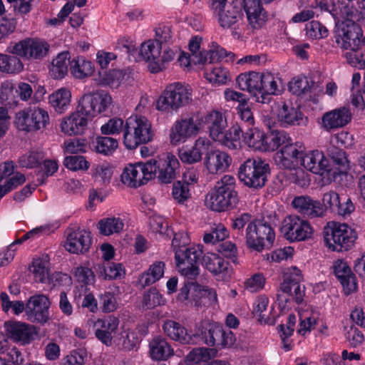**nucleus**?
<instances>
[{
	"label": "nucleus",
	"mask_w": 365,
	"mask_h": 365,
	"mask_svg": "<svg viewBox=\"0 0 365 365\" xmlns=\"http://www.w3.org/2000/svg\"><path fill=\"white\" fill-rule=\"evenodd\" d=\"M111 103V96L104 91L83 95L76 110L63 119L62 132L68 135L83 134L88 128V122L97 114L106 110Z\"/></svg>",
	"instance_id": "obj_1"
},
{
	"label": "nucleus",
	"mask_w": 365,
	"mask_h": 365,
	"mask_svg": "<svg viewBox=\"0 0 365 365\" xmlns=\"http://www.w3.org/2000/svg\"><path fill=\"white\" fill-rule=\"evenodd\" d=\"M206 202L211 210L224 212L235 208L239 202V197L235 190V179L232 175H224L217 181L210 193Z\"/></svg>",
	"instance_id": "obj_2"
},
{
	"label": "nucleus",
	"mask_w": 365,
	"mask_h": 365,
	"mask_svg": "<svg viewBox=\"0 0 365 365\" xmlns=\"http://www.w3.org/2000/svg\"><path fill=\"white\" fill-rule=\"evenodd\" d=\"M324 241L332 251L342 252L351 249L357 239L354 229L346 223L331 221L323 229Z\"/></svg>",
	"instance_id": "obj_3"
},
{
	"label": "nucleus",
	"mask_w": 365,
	"mask_h": 365,
	"mask_svg": "<svg viewBox=\"0 0 365 365\" xmlns=\"http://www.w3.org/2000/svg\"><path fill=\"white\" fill-rule=\"evenodd\" d=\"M192 90L188 84L175 82L168 84L156 102V108L164 112L178 111L192 101Z\"/></svg>",
	"instance_id": "obj_4"
},
{
	"label": "nucleus",
	"mask_w": 365,
	"mask_h": 365,
	"mask_svg": "<svg viewBox=\"0 0 365 365\" xmlns=\"http://www.w3.org/2000/svg\"><path fill=\"white\" fill-rule=\"evenodd\" d=\"M270 174L269 165L261 158H248L238 168V178L246 187L258 190L263 187Z\"/></svg>",
	"instance_id": "obj_5"
},
{
	"label": "nucleus",
	"mask_w": 365,
	"mask_h": 365,
	"mask_svg": "<svg viewBox=\"0 0 365 365\" xmlns=\"http://www.w3.org/2000/svg\"><path fill=\"white\" fill-rule=\"evenodd\" d=\"M175 52L168 47H163L155 40L143 43L138 53V61L148 62V69L156 73L165 68V64L173 61Z\"/></svg>",
	"instance_id": "obj_6"
},
{
	"label": "nucleus",
	"mask_w": 365,
	"mask_h": 365,
	"mask_svg": "<svg viewBox=\"0 0 365 365\" xmlns=\"http://www.w3.org/2000/svg\"><path fill=\"white\" fill-rule=\"evenodd\" d=\"M302 275L297 267H292L289 272L284 276V280L281 283L277 291V299L279 306H286L292 300L297 304H302L305 294V287L301 285Z\"/></svg>",
	"instance_id": "obj_7"
},
{
	"label": "nucleus",
	"mask_w": 365,
	"mask_h": 365,
	"mask_svg": "<svg viewBox=\"0 0 365 365\" xmlns=\"http://www.w3.org/2000/svg\"><path fill=\"white\" fill-rule=\"evenodd\" d=\"M151 124L145 116L130 118L124 128L123 143L130 150L152 140Z\"/></svg>",
	"instance_id": "obj_8"
},
{
	"label": "nucleus",
	"mask_w": 365,
	"mask_h": 365,
	"mask_svg": "<svg viewBox=\"0 0 365 365\" xmlns=\"http://www.w3.org/2000/svg\"><path fill=\"white\" fill-rule=\"evenodd\" d=\"M179 162L171 154H168L164 158L150 159L147 161L145 173L151 180L157 177L161 183H170L179 173Z\"/></svg>",
	"instance_id": "obj_9"
},
{
	"label": "nucleus",
	"mask_w": 365,
	"mask_h": 365,
	"mask_svg": "<svg viewBox=\"0 0 365 365\" xmlns=\"http://www.w3.org/2000/svg\"><path fill=\"white\" fill-rule=\"evenodd\" d=\"M275 237V234L266 222L254 220L247 225L245 232L246 245L247 247L260 252L266 247H270Z\"/></svg>",
	"instance_id": "obj_10"
},
{
	"label": "nucleus",
	"mask_w": 365,
	"mask_h": 365,
	"mask_svg": "<svg viewBox=\"0 0 365 365\" xmlns=\"http://www.w3.org/2000/svg\"><path fill=\"white\" fill-rule=\"evenodd\" d=\"M14 123L19 130L36 132L44 129L49 123V116L41 108H28L16 114Z\"/></svg>",
	"instance_id": "obj_11"
},
{
	"label": "nucleus",
	"mask_w": 365,
	"mask_h": 365,
	"mask_svg": "<svg viewBox=\"0 0 365 365\" xmlns=\"http://www.w3.org/2000/svg\"><path fill=\"white\" fill-rule=\"evenodd\" d=\"M195 335L207 345L217 348L230 347L236 340L232 331L224 330L222 326L218 324L206 323L199 328Z\"/></svg>",
	"instance_id": "obj_12"
},
{
	"label": "nucleus",
	"mask_w": 365,
	"mask_h": 365,
	"mask_svg": "<svg viewBox=\"0 0 365 365\" xmlns=\"http://www.w3.org/2000/svg\"><path fill=\"white\" fill-rule=\"evenodd\" d=\"M202 251L195 247L175 250L176 266L179 272L187 279H195L200 274L199 260Z\"/></svg>",
	"instance_id": "obj_13"
},
{
	"label": "nucleus",
	"mask_w": 365,
	"mask_h": 365,
	"mask_svg": "<svg viewBox=\"0 0 365 365\" xmlns=\"http://www.w3.org/2000/svg\"><path fill=\"white\" fill-rule=\"evenodd\" d=\"M281 232L290 242L304 241L312 238L313 229L309 222L297 215H289L282 222Z\"/></svg>",
	"instance_id": "obj_14"
},
{
	"label": "nucleus",
	"mask_w": 365,
	"mask_h": 365,
	"mask_svg": "<svg viewBox=\"0 0 365 365\" xmlns=\"http://www.w3.org/2000/svg\"><path fill=\"white\" fill-rule=\"evenodd\" d=\"M201 119L197 113L177 120L170 128V140L173 145L184 143L187 138L197 134Z\"/></svg>",
	"instance_id": "obj_15"
},
{
	"label": "nucleus",
	"mask_w": 365,
	"mask_h": 365,
	"mask_svg": "<svg viewBox=\"0 0 365 365\" xmlns=\"http://www.w3.org/2000/svg\"><path fill=\"white\" fill-rule=\"evenodd\" d=\"M305 147L303 143L296 142L288 143L276 153L275 161L284 169H294L301 165Z\"/></svg>",
	"instance_id": "obj_16"
},
{
	"label": "nucleus",
	"mask_w": 365,
	"mask_h": 365,
	"mask_svg": "<svg viewBox=\"0 0 365 365\" xmlns=\"http://www.w3.org/2000/svg\"><path fill=\"white\" fill-rule=\"evenodd\" d=\"M11 53L27 59H40L48 51L49 46L44 41L35 38H26L16 43L11 47Z\"/></svg>",
	"instance_id": "obj_17"
},
{
	"label": "nucleus",
	"mask_w": 365,
	"mask_h": 365,
	"mask_svg": "<svg viewBox=\"0 0 365 365\" xmlns=\"http://www.w3.org/2000/svg\"><path fill=\"white\" fill-rule=\"evenodd\" d=\"M49 299L44 294L31 297L26 304L25 313L32 322L45 323L48 319Z\"/></svg>",
	"instance_id": "obj_18"
},
{
	"label": "nucleus",
	"mask_w": 365,
	"mask_h": 365,
	"mask_svg": "<svg viewBox=\"0 0 365 365\" xmlns=\"http://www.w3.org/2000/svg\"><path fill=\"white\" fill-rule=\"evenodd\" d=\"M4 327L6 337L23 345L31 343L36 334L33 325L24 322L9 321L4 323Z\"/></svg>",
	"instance_id": "obj_19"
},
{
	"label": "nucleus",
	"mask_w": 365,
	"mask_h": 365,
	"mask_svg": "<svg viewBox=\"0 0 365 365\" xmlns=\"http://www.w3.org/2000/svg\"><path fill=\"white\" fill-rule=\"evenodd\" d=\"M218 22L224 29H230L242 19L244 14L242 4L237 0L225 3L220 9L216 10Z\"/></svg>",
	"instance_id": "obj_20"
},
{
	"label": "nucleus",
	"mask_w": 365,
	"mask_h": 365,
	"mask_svg": "<svg viewBox=\"0 0 365 365\" xmlns=\"http://www.w3.org/2000/svg\"><path fill=\"white\" fill-rule=\"evenodd\" d=\"M91 245V233L78 229L68 235L64 247L70 253L84 255L89 251Z\"/></svg>",
	"instance_id": "obj_21"
},
{
	"label": "nucleus",
	"mask_w": 365,
	"mask_h": 365,
	"mask_svg": "<svg viewBox=\"0 0 365 365\" xmlns=\"http://www.w3.org/2000/svg\"><path fill=\"white\" fill-rule=\"evenodd\" d=\"M304 168L314 174L324 175L325 173H330L333 168L329 160L324 156L322 152L313 150L309 153L304 152L301 165Z\"/></svg>",
	"instance_id": "obj_22"
},
{
	"label": "nucleus",
	"mask_w": 365,
	"mask_h": 365,
	"mask_svg": "<svg viewBox=\"0 0 365 365\" xmlns=\"http://www.w3.org/2000/svg\"><path fill=\"white\" fill-rule=\"evenodd\" d=\"M147 162H138L125 168L121 175V182L130 187H138L146 184L149 177L145 173Z\"/></svg>",
	"instance_id": "obj_23"
},
{
	"label": "nucleus",
	"mask_w": 365,
	"mask_h": 365,
	"mask_svg": "<svg viewBox=\"0 0 365 365\" xmlns=\"http://www.w3.org/2000/svg\"><path fill=\"white\" fill-rule=\"evenodd\" d=\"M232 163V158L225 152L207 149L204 165L211 174L225 172Z\"/></svg>",
	"instance_id": "obj_24"
},
{
	"label": "nucleus",
	"mask_w": 365,
	"mask_h": 365,
	"mask_svg": "<svg viewBox=\"0 0 365 365\" xmlns=\"http://www.w3.org/2000/svg\"><path fill=\"white\" fill-rule=\"evenodd\" d=\"M292 205L298 212L311 218L322 217L325 213V209L322 204L308 195L295 197Z\"/></svg>",
	"instance_id": "obj_25"
},
{
	"label": "nucleus",
	"mask_w": 365,
	"mask_h": 365,
	"mask_svg": "<svg viewBox=\"0 0 365 365\" xmlns=\"http://www.w3.org/2000/svg\"><path fill=\"white\" fill-rule=\"evenodd\" d=\"M210 148V141L206 138H199L191 148H182L178 151V157L182 163L193 164L202 160L207 149Z\"/></svg>",
	"instance_id": "obj_26"
},
{
	"label": "nucleus",
	"mask_w": 365,
	"mask_h": 365,
	"mask_svg": "<svg viewBox=\"0 0 365 365\" xmlns=\"http://www.w3.org/2000/svg\"><path fill=\"white\" fill-rule=\"evenodd\" d=\"M164 333L171 339L182 344H193L196 343L197 336L187 333L186 329L179 322L167 320L163 325Z\"/></svg>",
	"instance_id": "obj_27"
},
{
	"label": "nucleus",
	"mask_w": 365,
	"mask_h": 365,
	"mask_svg": "<svg viewBox=\"0 0 365 365\" xmlns=\"http://www.w3.org/2000/svg\"><path fill=\"white\" fill-rule=\"evenodd\" d=\"M334 272L340 281L345 294L348 295L356 291V279L349 266L343 260H337L334 264Z\"/></svg>",
	"instance_id": "obj_28"
},
{
	"label": "nucleus",
	"mask_w": 365,
	"mask_h": 365,
	"mask_svg": "<svg viewBox=\"0 0 365 365\" xmlns=\"http://www.w3.org/2000/svg\"><path fill=\"white\" fill-rule=\"evenodd\" d=\"M351 118L349 110L345 107L325 113L322 116V125L326 130H331L346 125Z\"/></svg>",
	"instance_id": "obj_29"
},
{
	"label": "nucleus",
	"mask_w": 365,
	"mask_h": 365,
	"mask_svg": "<svg viewBox=\"0 0 365 365\" xmlns=\"http://www.w3.org/2000/svg\"><path fill=\"white\" fill-rule=\"evenodd\" d=\"M261 0H243V7L250 25L253 29L260 28L265 22L267 13L262 7Z\"/></svg>",
	"instance_id": "obj_30"
},
{
	"label": "nucleus",
	"mask_w": 365,
	"mask_h": 365,
	"mask_svg": "<svg viewBox=\"0 0 365 365\" xmlns=\"http://www.w3.org/2000/svg\"><path fill=\"white\" fill-rule=\"evenodd\" d=\"M204 123L209 131L210 137L213 140L222 138V133L227 126L225 116L221 112L216 110L208 113L205 117Z\"/></svg>",
	"instance_id": "obj_31"
},
{
	"label": "nucleus",
	"mask_w": 365,
	"mask_h": 365,
	"mask_svg": "<svg viewBox=\"0 0 365 365\" xmlns=\"http://www.w3.org/2000/svg\"><path fill=\"white\" fill-rule=\"evenodd\" d=\"M97 324L100 327L96 330V336L106 346H110L113 334H115L119 324L118 319L113 316H109L103 320L98 321Z\"/></svg>",
	"instance_id": "obj_32"
},
{
	"label": "nucleus",
	"mask_w": 365,
	"mask_h": 365,
	"mask_svg": "<svg viewBox=\"0 0 365 365\" xmlns=\"http://www.w3.org/2000/svg\"><path fill=\"white\" fill-rule=\"evenodd\" d=\"M277 118L283 127L299 125L303 120V114L298 108L284 103L278 109Z\"/></svg>",
	"instance_id": "obj_33"
},
{
	"label": "nucleus",
	"mask_w": 365,
	"mask_h": 365,
	"mask_svg": "<svg viewBox=\"0 0 365 365\" xmlns=\"http://www.w3.org/2000/svg\"><path fill=\"white\" fill-rule=\"evenodd\" d=\"M326 155L331 160L333 166H335L336 171H333L334 176L337 173L345 174L350 169L349 160L343 149L331 145L327 148Z\"/></svg>",
	"instance_id": "obj_34"
},
{
	"label": "nucleus",
	"mask_w": 365,
	"mask_h": 365,
	"mask_svg": "<svg viewBox=\"0 0 365 365\" xmlns=\"http://www.w3.org/2000/svg\"><path fill=\"white\" fill-rule=\"evenodd\" d=\"M262 73L257 72L245 73L239 75L236 78V83L240 89L247 91L252 96L261 91Z\"/></svg>",
	"instance_id": "obj_35"
},
{
	"label": "nucleus",
	"mask_w": 365,
	"mask_h": 365,
	"mask_svg": "<svg viewBox=\"0 0 365 365\" xmlns=\"http://www.w3.org/2000/svg\"><path fill=\"white\" fill-rule=\"evenodd\" d=\"M244 128L243 125L236 123L233 125L228 130H225L222 133V138H217L215 141H217L225 145L230 149H237L240 147V138L243 137Z\"/></svg>",
	"instance_id": "obj_36"
},
{
	"label": "nucleus",
	"mask_w": 365,
	"mask_h": 365,
	"mask_svg": "<svg viewBox=\"0 0 365 365\" xmlns=\"http://www.w3.org/2000/svg\"><path fill=\"white\" fill-rule=\"evenodd\" d=\"M267 136L263 131L257 128H247L243 133V139L249 147L261 151H267Z\"/></svg>",
	"instance_id": "obj_37"
},
{
	"label": "nucleus",
	"mask_w": 365,
	"mask_h": 365,
	"mask_svg": "<svg viewBox=\"0 0 365 365\" xmlns=\"http://www.w3.org/2000/svg\"><path fill=\"white\" fill-rule=\"evenodd\" d=\"M150 353L152 359L166 360L173 354V350L165 338L158 336L150 342Z\"/></svg>",
	"instance_id": "obj_38"
},
{
	"label": "nucleus",
	"mask_w": 365,
	"mask_h": 365,
	"mask_svg": "<svg viewBox=\"0 0 365 365\" xmlns=\"http://www.w3.org/2000/svg\"><path fill=\"white\" fill-rule=\"evenodd\" d=\"M202 266L212 274L217 276L227 271L228 262L215 253H207L202 258Z\"/></svg>",
	"instance_id": "obj_39"
},
{
	"label": "nucleus",
	"mask_w": 365,
	"mask_h": 365,
	"mask_svg": "<svg viewBox=\"0 0 365 365\" xmlns=\"http://www.w3.org/2000/svg\"><path fill=\"white\" fill-rule=\"evenodd\" d=\"M32 272L36 282L45 283L48 281L49 283H53L58 282L62 277L61 273H54L51 277H49L46 263L40 259L33 262Z\"/></svg>",
	"instance_id": "obj_40"
},
{
	"label": "nucleus",
	"mask_w": 365,
	"mask_h": 365,
	"mask_svg": "<svg viewBox=\"0 0 365 365\" xmlns=\"http://www.w3.org/2000/svg\"><path fill=\"white\" fill-rule=\"evenodd\" d=\"M70 54L68 52L59 53L52 61L50 68V74L54 79L63 78L68 72V66L70 65Z\"/></svg>",
	"instance_id": "obj_41"
},
{
	"label": "nucleus",
	"mask_w": 365,
	"mask_h": 365,
	"mask_svg": "<svg viewBox=\"0 0 365 365\" xmlns=\"http://www.w3.org/2000/svg\"><path fill=\"white\" fill-rule=\"evenodd\" d=\"M123 227V220L115 217L103 218L97 224V228L100 234L105 236L120 233Z\"/></svg>",
	"instance_id": "obj_42"
},
{
	"label": "nucleus",
	"mask_w": 365,
	"mask_h": 365,
	"mask_svg": "<svg viewBox=\"0 0 365 365\" xmlns=\"http://www.w3.org/2000/svg\"><path fill=\"white\" fill-rule=\"evenodd\" d=\"M70 71L75 78H83L92 73V63L83 57L73 58L70 63Z\"/></svg>",
	"instance_id": "obj_43"
},
{
	"label": "nucleus",
	"mask_w": 365,
	"mask_h": 365,
	"mask_svg": "<svg viewBox=\"0 0 365 365\" xmlns=\"http://www.w3.org/2000/svg\"><path fill=\"white\" fill-rule=\"evenodd\" d=\"M71 92L66 88H61L49 96V103L58 113H63L71 102Z\"/></svg>",
	"instance_id": "obj_44"
},
{
	"label": "nucleus",
	"mask_w": 365,
	"mask_h": 365,
	"mask_svg": "<svg viewBox=\"0 0 365 365\" xmlns=\"http://www.w3.org/2000/svg\"><path fill=\"white\" fill-rule=\"evenodd\" d=\"M267 151H274L292 142V139L284 130H272L267 136Z\"/></svg>",
	"instance_id": "obj_45"
},
{
	"label": "nucleus",
	"mask_w": 365,
	"mask_h": 365,
	"mask_svg": "<svg viewBox=\"0 0 365 365\" xmlns=\"http://www.w3.org/2000/svg\"><path fill=\"white\" fill-rule=\"evenodd\" d=\"M164 268L165 263L163 262H156L151 264L148 271L144 273L140 279L142 286H149L159 280L163 276Z\"/></svg>",
	"instance_id": "obj_46"
},
{
	"label": "nucleus",
	"mask_w": 365,
	"mask_h": 365,
	"mask_svg": "<svg viewBox=\"0 0 365 365\" xmlns=\"http://www.w3.org/2000/svg\"><path fill=\"white\" fill-rule=\"evenodd\" d=\"M93 149L100 154L110 155L118 146L117 139L107 136H98L93 142Z\"/></svg>",
	"instance_id": "obj_47"
},
{
	"label": "nucleus",
	"mask_w": 365,
	"mask_h": 365,
	"mask_svg": "<svg viewBox=\"0 0 365 365\" xmlns=\"http://www.w3.org/2000/svg\"><path fill=\"white\" fill-rule=\"evenodd\" d=\"M113 170L108 164L98 165L93 171L94 182L102 187L108 186L111 180Z\"/></svg>",
	"instance_id": "obj_48"
},
{
	"label": "nucleus",
	"mask_w": 365,
	"mask_h": 365,
	"mask_svg": "<svg viewBox=\"0 0 365 365\" xmlns=\"http://www.w3.org/2000/svg\"><path fill=\"white\" fill-rule=\"evenodd\" d=\"M314 86V82L309 81L307 77L294 78L288 84L289 91L296 96L311 92Z\"/></svg>",
	"instance_id": "obj_49"
},
{
	"label": "nucleus",
	"mask_w": 365,
	"mask_h": 365,
	"mask_svg": "<svg viewBox=\"0 0 365 365\" xmlns=\"http://www.w3.org/2000/svg\"><path fill=\"white\" fill-rule=\"evenodd\" d=\"M23 67V63L17 56L0 54L1 71L15 73L20 72Z\"/></svg>",
	"instance_id": "obj_50"
},
{
	"label": "nucleus",
	"mask_w": 365,
	"mask_h": 365,
	"mask_svg": "<svg viewBox=\"0 0 365 365\" xmlns=\"http://www.w3.org/2000/svg\"><path fill=\"white\" fill-rule=\"evenodd\" d=\"M140 341L137 333L125 331L121 334V336L118 339L117 345L123 350L130 351L137 349Z\"/></svg>",
	"instance_id": "obj_51"
},
{
	"label": "nucleus",
	"mask_w": 365,
	"mask_h": 365,
	"mask_svg": "<svg viewBox=\"0 0 365 365\" xmlns=\"http://www.w3.org/2000/svg\"><path fill=\"white\" fill-rule=\"evenodd\" d=\"M205 75L207 81L215 85L225 84L228 78V71L221 67L206 68Z\"/></svg>",
	"instance_id": "obj_52"
},
{
	"label": "nucleus",
	"mask_w": 365,
	"mask_h": 365,
	"mask_svg": "<svg viewBox=\"0 0 365 365\" xmlns=\"http://www.w3.org/2000/svg\"><path fill=\"white\" fill-rule=\"evenodd\" d=\"M202 38L197 36L192 37L188 44V48L192 55L194 64H203L207 63V58L204 56L205 52L199 51Z\"/></svg>",
	"instance_id": "obj_53"
},
{
	"label": "nucleus",
	"mask_w": 365,
	"mask_h": 365,
	"mask_svg": "<svg viewBox=\"0 0 365 365\" xmlns=\"http://www.w3.org/2000/svg\"><path fill=\"white\" fill-rule=\"evenodd\" d=\"M163 304L164 299L163 296L155 287L150 288L148 292H145L143 295V306L147 309H153Z\"/></svg>",
	"instance_id": "obj_54"
},
{
	"label": "nucleus",
	"mask_w": 365,
	"mask_h": 365,
	"mask_svg": "<svg viewBox=\"0 0 365 365\" xmlns=\"http://www.w3.org/2000/svg\"><path fill=\"white\" fill-rule=\"evenodd\" d=\"M307 35L313 39H320L328 36L329 31L319 21H312L306 25Z\"/></svg>",
	"instance_id": "obj_55"
},
{
	"label": "nucleus",
	"mask_w": 365,
	"mask_h": 365,
	"mask_svg": "<svg viewBox=\"0 0 365 365\" xmlns=\"http://www.w3.org/2000/svg\"><path fill=\"white\" fill-rule=\"evenodd\" d=\"M63 165L71 170H86L89 168V163L82 155H71L64 158Z\"/></svg>",
	"instance_id": "obj_56"
},
{
	"label": "nucleus",
	"mask_w": 365,
	"mask_h": 365,
	"mask_svg": "<svg viewBox=\"0 0 365 365\" xmlns=\"http://www.w3.org/2000/svg\"><path fill=\"white\" fill-rule=\"evenodd\" d=\"M125 75V72L123 70H112L105 74L101 82L110 88H117L124 81Z\"/></svg>",
	"instance_id": "obj_57"
},
{
	"label": "nucleus",
	"mask_w": 365,
	"mask_h": 365,
	"mask_svg": "<svg viewBox=\"0 0 365 365\" xmlns=\"http://www.w3.org/2000/svg\"><path fill=\"white\" fill-rule=\"evenodd\" d=\"M115 51H118L121 56L127 55L129 60L133 58L134 61H138V51L132 41L128 40H122L118 41L115 46Z\"/></svg>",
	"instance_id": "obj_58"
},
{
	"label": "nucleus",
	"mask_w": 365,
	"mask_h": 365,
	"mask_svg": "<svg viewBox=\"0 0 365 365\" xmlns=\"http://www.w3.org/2000/svg\"><path fill=\"white\" fill-rule=\"evenodd\" d=\"M43 158V153L32 151L21 157L19 163L22 167L32 168L41 165Z\"/></svg>",
	"instance_id": "obj_59"
},
{
	"label": "nucleus",
	"mask_w": 365,
	"mask_h": 365,
	"mask_svg": "<svg viewBox=\"0 0 365 365\" xmlns=\"http://www.w3.org/2000/svg\"><path fill=\"white\" fill-rule=\"evenodd\" d=\"M260 81V92L267 93H277V92L279 91L277 81L272 74L269 73H262Z\"/></svg>",
	"instance_id": "obj_60"
},
{
	"label": "nucleus",
	"mask_w": 365,
	"mask_h": 365,
	"mask_svg": "<svg viewBox=\"0 0 365 365\" xmlns=\"http://www.w3.org/2000/svg\"><path fill=\"white\" fill-rule=\"evenodd\" d=\"M217 250L225 257L230 259L233 263H238L237 248L234 243L230 241L221 242L218 245Z\"/></svg>",
	"instance_id": "obj_61"
},
{
	"label": "nucleus",
	"mask_w": 365,
	"mask_h": 365,
	"mask_svg": "<svg viewBox=\"0 0 365 365\" xmlns=\"http://www.w3.org/2000/svg\"><path fill=\"white\" fill-rule=\"evenodd\" d=\"M294 171L289 174V180L291 182L300 187H307L310 185L309 175L301 168L293 169Z\"/></svg>",
	"instance_id": "obj_62"
},
{
	"label": "nucleus",
	"mask_w": 365,
	"mask_h": 365,
	"mask_svg": "<svg viewBox=\"0 0 365 365\" xmlns=\"http://www.w3.org/2000/svg\"><path fill=\"white\" fill-rule=\"evenodd\" d=\"M172 194L173 198L179 203H183L190 197V192L187 185L182 183L181 181H177L173 184Z\"/></svg>",
	"instance_id": "obj_63"
},
{
	"label": "nucleus",
	"mask_w": 365,
	"mask_h": 365,
	"mask_svg": "<svg viewBox=\"0 0 365 365\" xmlns=\"http://www.w3.org/2000/svg\"><path fill=\"white\" fill-rule=\"evenodd\" d=\"M124 128L123 120L119 118H113L103 125L101 130L104 135H114L119 133L121 130L124 131Z\"/></svg>",
	"instance_id": "obj_64"
}]
</instances>
